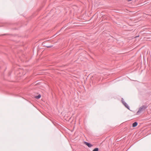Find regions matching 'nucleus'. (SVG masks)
I'll use <instances>...</instances> for the list:
<instances>
[{"instance_id":"nucleus-1","label":"nucleus","mask_w":151,"mask_h":151,"mask_svg":"<svg viewBox=\"0 0 151 151\" xmlns=\"http://www.w3.org/2000/svg\"><path fill=\"white\" fill-rule=\"evenodd\" d=\"M148 107V106L147 105L141 106L139 108V110L137 112L136 114L138 115L142 112L144 111Z\"/></svg>"},{"instance_id":"nucleus-2","label":"nucleus","mask_w":151,"mask_h":151,"mask_svg":"<svg viewBox=\"0 0 151 151\" xmlns=\"http://www.w3.org/2000/svg\"><path fill=\"white\" fill-rule=\"evenodd\" d=\"M122 101L123 104L125 106V107L127 108L128 109H129V108L128 105L127 104V103L125 102L123 98L122 99Z\"/></svg>"},{"instance_id":"nucleus-3","label":"nucleus","mask_w":151,"mask_h":151,"mask_svg":"<svg viewBox=\"0 0 151 151\" xmlns=\"http://www.w3.org/2000/svg\"><path fill=\"white\" fill-rule=\"evenodd\" d=\"M84 144L87 146L89 147H91L93 146V145L90 143L86 142H84Z\"/></svg>"},{"instance_id":"nucleus-4","label":"nucleus","mask_w":151,"mask_h":151,"mask_svg":"<svg viewBox=\"0 0 151 151\" xmlns=\"http://www.w3.org/2000/svg\"><path fill=\"white\" fill-rule=\"evenodd\" d=\"M138 124V123L137 122H134L132 124V127H136Z\"/></svg>"},{"instance_id":"nucleus-5","label":"nucleus","mask_w":151,"mask_h":151,"mask_svg":"<svg viewBox=\"0 0 151 151\" xmlns=\"http://www.w3.org/2000/svg\"><path fill=\"white\" fill-rule=\"evenodd\" d=\"M41 97V95L39 94L38 96H36L35 97V98L37 99H39Z\"/></svg>"},{"instance_id":"nucleus-6","label":"nucleus","mask_w":151,"mask_h":151,"mask_svg":"<svg viewBox=\"0 0 151 151\" xmlns=\"http://www.w3.org/2000/svg\"><path fill=\"white\" fill-rule=\"evenodd\" d=\"M99 149L98 148H96L94 149L92 151H99Z\"/></svg>"},{"instance_id":"nucleus-7","label":"nucleus","mask_w":151,"mask_h":151,"mask_svg":"<svg viewBox=\"0 0 151 151\" xmlns=\"http://www.w3.org/2000/svg\"><path fill=\"white\" fill-rule=\"evenodd\" d=\"M52 45H51V46H47V47H52Z\"/></svg>"},{"instance_id":"nucleus-8","label":"nucleus","mask_w":151,"mask_h":151,"mask_svg":"<svg viewBox=\"0 0 151 151\" xmlns=\"http://www.w3.org/2000/svg\"><path fill=\"white\" fill-rule=\"evenodd\" d=\"M128 1H131L132 0H127Z\"/></svg>"}]
</instances>
